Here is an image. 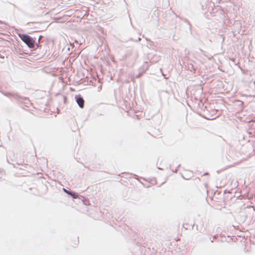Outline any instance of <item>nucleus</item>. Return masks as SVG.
I'll return each instance as SVG.
<instances>
[{
    "label": "nucleus",
    "instance_id": "f257e3e1",
    "mask_svg": "<svg viewBox=\"0 0 255 255\" xmlns=\"http://www.w3.org/2000/svg\"><path fill=\"white\" fill-rule=\"evenodd\" d=\"M18 37L25 43V44L30 48H34L35 45V37H32L26 34L18 33Z\"/></svg>",
    "mask_w": 255,
    "mask_h": 255
},
{
    "label": "nucleus",
    "instance_id": "f03ea898",
    "mask_svg": "<svg viewBox=\"0 0 255 255\" xmlns=\"http://www.w3.org/2000/svg\"><path fill=\"white\" fill-rule=\"evenodd\" d=\"M1 93L4 95L5 96L10 98L11 99L14 100H24L25 98H23V97L19 95L18 94L13 93V92H4L3 91H1Z\"/></svg>",
    "mask_w": 255,
    "mask_h": 255
},
{
    "label": "nucleus",
    "instance_id": "7ed1b4c3",
    "mask_svg": "<svg viewBox=\"0 0 255 255\" xmlns=\"http://www.w3.org/2000/svg\"><path fill=\"white\" fill-rule=\"evenodd\" d=\"M75 99L79 107L80 108H83L84 107V100L82 96L79 94L75 96Z\"/></svg>",
    "mask_w": 255,
    "mask_h": 255
},
{
    "label": "nucleus",
    "instance_id": "20e7f679",
    "mask_svg": "<svg viewBox=\"0 0 255 255\" xmlns=\"http://www.w3.org/2000/svg\"><path fill=\"white\" fill-rule=\"evenodd\" d=\"M63 190L66 194L70 195L73 199H77L78 197V194L74 191H73L71 190H68L65 188H63Z\"/></svg>",
    "mask_w": 255,
    "mask_h": 255
},
{
    "label": "nucleus",
    "instance_id": "39448f33",
    "mask_svg": "<svg viewBox=\"0 0 255 255\" xmlns=\"http://www.w3.org/2000/svg\"><path fill=\"white\" fill-rule=\"evenodd\" d=\"M235 104L238 107H240L241 109H243V105L244 104V102L241 100H236L234 102Z\"/></svg>",
    "mask_w": 255,
    "mask_h": 255
},
{
    "label": "nucleus",
    "instance_id": "423d86ee",
    "mask_svg": "<svg viewBox=\"0 0 255 255\" xmlns=\"http://www.w3.org/2000/svg\"><path fill=\"white\" fill-rule=\"evenodd\" d=\"M41 46V45L40 44V42H36L35 41V45L34 46V48H33L34 49H36L37 48H40Z\"/></svg>",
    "mask_w": 255,
    "mask_h": 255
},
{
    "label": "nucleus",
    "instance_id": "0eeeda50",
    "mask_svg": "<svg viewBox=\"0 0 255 255\" xmlns=\"http://www.w3.org/2000/svg\"><path fill=\"white\" fill-rule=\"evenodd\" d=\"M143 72H140V73H139L137 75H136L135 76V77L136 78H139L140 77L142 74H143Z\"/></svg>",
    "mask_w": 255,
    "mask_h": 255
},
{
    "label": "nucleus",
    "instance_id": "6e6552de",
    "mask_svg": "<svg viewBox=\"0 0 255 255\" xmlns=\"http://www.w3.org/2000/svg\"><path fill=\"white\" fill-rule=\"evenodd\" d=\"M42 36H41V35H40V36H39V38H38V42H40V39H41V38H42Z\"/></svg>",
    "mask_w": 255,
    "mask_h": 255
},
{
    "label": "nucleus",
    "instance_id": "1a4fd4ad",
    "mask_svg": "<svg viewBox=\"0 0 255 255\" xmlns=\"http://www.w3.org/2000/svg\"><path fill=\"white\" fill-rule=\"evenodd\" d=\"M140 39H141L140 38L138 37V39L137 40H134V41H135V42L139 41L140 40Z\"/></svg>",
    "mask_w": 255,
    "mask_h": 255
},
{
    "label": "nucleus",
    "instance_id": "9d476101",
    "mask_svg": "<svg viewBox=\"0 0 255 255\" xmlns=\"http://www.w3.org/2000/svg\"><path fill=\"white\" fill-rule=\"evenodd\" d=\"M199 50L200 51L201 53H203L204 52L201 49H199Z\"/></svg>",
    "mask_w": 255,
    "mask_h": 255
},
{
    "label": "nucleus",
    "instance_id": "9b49d317",
    "mask_svg": "<svg viewBox=\"0 0 255 255\" xmlns=\"http://www.w3.org/2000/svg\"><path fill=\"white\" fill-rule=\"evenodd\" d=\"M213 239H216V236H213Z\"/></svg>",
    "mask_w": 255,
    "mask_h": 255
},
{
    "label": "nucleus",
    "instance_id": "f8f14e48",
    "mask_svg": "<svg viewBox=\"0 0 255 255\" xmlns=\"http://www.w3.org/2000/svg\"><path fill=\"white\" fill-rule=\"evenodd\" d=\"M188 25H189L190 26H191V25L190 24V23H189V22H188Z\"/></svg>",
    "mask_w": 255,
    "mask_h": 255
},
{
    "label": "nucleus",
    "instance_id": "ddd939ff",
    "mask_svg": "<svg viewBox=\"0 0 255 255\" xmlns=\"http://www.w3.org/2000/svg\"><path fill=\"white\" fill-rule=\"evenodd\" d=\"M130 40H133L132 38L130 39Z\"/></svg>",
    "mask_w": 255,
    "mask_h": 255
}]
</instances>
